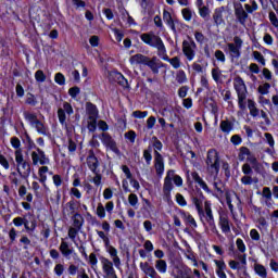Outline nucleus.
Masks as SVG:
<instances>
[{
    "label": "nucleus",
    "mask_w": 278,
    "mask_h": 278,
    "mask_svg": "<svg viewBox=\"0 0 278 278\" xmlns=\"http://www.w3.org/2000/svg\"><path fill=\"white\" fill-rule=\"evenodd\" d=\"M192 201L198 212L200 222L204 225L206 223L212 233L217 236V238H220V231H218V228L216 227V220L214 219V212L212 211V201L206 200L204 202V208H203V200L199 198H192Z\"/></svg>",
    "instance_id": "1"
},
{
    "label": "nucleus",
    "mask_w": 278,
    "mask_h": 278,
    "mask_svg": "<svg viewBox=\"0 0 278 278\" xmlns=\"http://www.w3.org/2000/svg\"><path fill=\"white\" fill-rule=\"evenodd\" d=\"M12 223L15 227H23L24 225V229L30 236L38 228V218H36V215L31 212L26 213L23 217L18 216L13 218Z\"/></svg>",
    "instance_id": "2"
},
{
    "label": "nucleus",
    "mask_w": 278,
    "mask_h": 278,
    "mask_svg": "<svg viewBox=\"0 0 278 278\" xmlns=\"http://www.w3.org/2000/svg\"><path fill=\"white\" fill-rule=\"evenodd\" d=\"M130 64H143V66H148L154 75H157L160 73V68H164V63L160 62L157 63V59H150L149 56L144 54H134L129 59Z\"/></svg>",
    "instance_id": "3"
},
{
    "label": "nucleus",
    "mask_w": 278,
    "mask_h": 278,
    "mask_svg": "<svg viewBox=\"0 0 278 278\" xmlns=\"http://www.w3.org/2000/svg\"><path fill=\"white\" fill-rule=\"evenodd\" d=\"M140 39L148 47H152V49L157 50V55H163L166 53V46L162 40V37L154 35L153 33H143L140 35Z\"/></svg>",
    "instance_id": "4"
},
{
    "label": "nucleus",
    "mask_w": 278,
    "mask_h": 278,
    "mask_svg": "<svg viewBox=\"0 0 278 278\" xmlns=\"http://www.w3.org/2000/svg\"><path fill=\"white\" fill-rule=\"evenodd\" d=\"M26 149L27 151H33V149H35V151L30 153L34 166H38V164L46 166V164H49V157H47L45 150L38 148L36 142H34V139H30V141L26 143Z\"/></svg>",
    "instance_id": "5"
},
{
    "label": "nucleus",
    "mask_w": 278,
    "mask_h": 278,
    "mask_svg": "<svg viewBox=\"0 0 278 278\" xmlns=\"http://www.w3.org/2000/svg\"><path fill=\"white\" fill-rule=\"evenodd\" d=\"M233 88L237 92L239 110H247V94H249V90L244 79L240 76L235 77Z\"/></svg>",
    "instance_id": "6"
},
{
    "label": "nucleus",
    "mask_w": 278,
    "mask_h": 278,
    "mask_svg": "<svg viewBox=\"0 0 278 278\" xmlns=\"http://www.w3.org/2000/svg\"><path fill=\"white\" fill-rule=\"evenodd\" d=\"M206 168L211 175L220 173V155L216 149H210L206 154Z\"/></svg>",
    "instance_id": "7"
},
{
    "label": "nucleus",
    "mask_w": 278,
    "mask_h": 278,
    "mask_svg": "<svg viewBox=\"0 0 278 278\" xmlns=\"http://www.w3.org/2000/svg\"><path fill=\"white\" fill-rule=\"evenodd\" d=\"M15 162L17 164V173L23 177H29L31 173V164L23 157V150H15Z\"/></svg>",
    "instance_id": "8"
},
{
    "label": "nucleus",
    "mask_w": 278,
    "mask_h": 278,
    "mask_svg": "<svg viewBox=\"0 0 278 278\" xmlns=\"http://www.w3.org/2000/svg\"><path fill=\"white\" fill-rule=\"evenodd\" d=\"M188 38L189 40L182 41V53L189 62H192V60L197 58V42H194L193 38L191 37H188Z\"/></svg>",
    "instance_id": "9"
},
{
    "label": "nucleus",
    "mask_w": 278,
    "mask_h": 278,
    "mask_svg": "<svg viewBox=\"0 0 278 278\" xmlns=\"http://www.w3.org/2000/svg\"><path fill=\"white\" fill-rule=\"evenodd\" d=\"M242 38L236 36L233 37V43H228V51L230 53V58L233 60H239L240 55H242V52H240V50L242 49Z\"/></svg>",
    "instance_id": "10"
},
{
    "label": "nucleus",
    "mask_w": 278,
    "mask_h": 278,
    "mask_svg": "<svg viewBox=\"0 0 278 278\" xmlns=\"http://www.w3.org/2000/svg\"><path fill=\"white\" fill-rule=\"evenodd\" d=\"M218 227L222 229V233L229 236L231 233V222L229 220V215L225 211L218 212Z\"/></svg>",
    "instance_id": "11"
},
{
    "label": "nucleus",
    "mask_w": 278,
    "mask_h": 278,
    "mask_svg": "<svg viewBox=\"0 0 278 278\" xmlns=\"http://www.w3.org/2000/svg\"><path fill=\"white\" fill-rule=\"evenodd\" d=\"M101 142L106 149H110V151H112L116 155H121V150L118 149V146H116V141L114 140V138H112V135L108 132H102Z\"/></svg>",
    "instance_id": "12"
},
{
    "label": "nucleus",
    "mask_w": 278,
    "mask_h": 278,
    "mask_svg": "<svg viewBox=\"0 0 278 278\" xmlns=\"http://www.w3.org/2000/svg\"><path fill=\"white\" fill-rule=\"evenodd\" d=\"M87 166L91 173H97V170H99V166H101V163H99V157H97L94 154V150L88 151Z\"/></svg>",
    "instance_id": "13"
},
{
    "label": "nucleus",
    "mask_w": 278,
    "mask_h": 278,
    "mask_svg": "<svg viewBox=\"0 0 278 278\" xmlns=\"http://www.w3.org/2000/svg\"><path fill=\"white\" fill-rule=\"evenodd\" d=\"M154 168L157 177L164 175V156L157 151H154Z\"/></svg>",
    "instance_id": "14"
},
{
    "label": "nucleus",
    "mask_w": 278,
    "mask_h": 278,
    "mask_svg": "<svg viewBox=\"0 0 278 278\" xmlns=\"http://www.w3.org/2000/svg\"><path fill=\"white\" fill-rule=\"evenodd\" d=\"M59 251L63 255V257H65L66 260H71V255H77V253H75V250H73V248H71L68 242L64 241V239H62L61 241Z\"/></svg>",
    "instance_id": "15"
},
{
    "label": "nucleus",
    "mask_w": 278,
    "mask_h": 278,
    "mask_svg": "<svg viewBox=\"0 0 278 278\" xmlns=\"http://www.w3.org/2000/svg\"><path fill=\"white\" fill-rule=\"evenodd\" d=\"M111 78L118 84V86H122L123 88H127V86H129V80H127V78H125V75H123V73L118 72V71H113L111 72Z\"/></svg>",
    "instance_id": "16"
},
{
    "label": "nucleus",
    "mask_w": 278,
    "mask_h": 278,
    "mask_svg": "<svg viewBox=\"0 0 278 278\" xmlns=\"http://www.w3.org/2000/svg\"><path fill=\"white\" fill-rule=\"evenodd\" d=\"M235 16L240 23V25H247V20L249 18V13L244 11V8H242V4H240L238 8H235Z\"/></svg>",
    "instance_id": "17"
},
{
    "label": "nucleus",
    "mask_w": 278,
    "mask_h": 278,
    "mask_svg": "<svg viewBox=\"0 0 278 278\" xmlns=\"http://www.w3.org/2000/svg\"><path fill=\"white\" fill-rule=\"evenodd\" d=\"M86 112L89 116L88 117L89 121H97V118H99V109L97 108V104L92 102H87Z\"/></svg>",
    "instance_id": "18"
},
{
    "label": "nucleus",
    "mask_w": 278,
    "mask_h": 278,
    "mask_svg": "<svg viewBox=\"0 0 278 278\" xmlns=\"http://www.w3.org/2000/svg\"><path fill=\"white\" fill-rule=\"evenodd\" d=\"M191 177L195 184H199L200 188H202V190H204V192H206L207 194H212V190L207 186V182H205V180H203V178H201V176L199 175L198 172H192Z\"/></svg>",
    "instance_id": "19"
},
{
    "label": "nucleus",
    "mask_w": 278,
    "mask_h": 278,
    "mask_svg": "<svg viewBox=\"0 0 278 278\" xmlns=\"http://www.w3.org/2000/svg\"><path fill=\"white\" fill-rule=\"evenodd\" d=\"M176 273V278H192V268L187 265L177 266Z\"/></svg>",
    "instance_id": "20"
},
{
    "label": "nucleus",
    "mask_w": 278,
    "mask_h": 278,
    "mask_svg": "<svg viewBox=\"0 0 278 278\" xmlns=\"http://www.w3.org/2000/svg\"><path fill=\"white\" fill-rule=\"evenodd\" d=\"M180 216H181L185 225H187L188 227H192L193 229H197V227H198L197 220L194 219L192 214H190L189 212H186V211H181Z\"/></svg>",
    "instance_id": "21"
},
{
    "label": "nucleus",
    "mask_w": 278,
    "mask_h": 278,
    "mask_svg": "<svg viewBox=\"0 0 278 278\" xmlns=\"http://www.w3.org/2000/svg\"><path fill=\"white\" fill-rule=\"evenodd\" d=\"M159 58L161 60H164V62H169L173 68H179L181 66V59L179 56H174V58H168V54H166V48H165V53L159 54Z\"/></svg>",
    "instance_id": "22"
},
{
    "label": "nucleus",
    "mask_w": 278,
    "mask_h": 278,
    "mask_svg": "<svg viewBox=\"0 0 278 278\" xmlns=\"http://www.w3.org/2000/svg\"><path fill=\"white\" fill-rule=\"evenodd\" d=\"M163 21L164 23H166V25H168V27H170L172 31H177L175 23H179V21H175L170 12H168L167 10L163 11Z\"/></svg>",
    "instance_id": "23"
},
{
    "label": "nucleus",
    "mask_w": 278,
    "mask_h": 278,
    "mask_svg": "<svg viewBox=\"0 0 278 278\" xmlns=\"http://www.w3.org/2000/svg\"><path fill=\"white\" fill-rule=\"evenodd\" d=\"M223 12H225V7L216 8L214 11L213 21L217 27L219 25H224L225 23V20L223 18Z\"/></svg>",
    "instance_id": "24"
},
{
    "label": "nucleus",
    "mask_w": 278,
    "mask_h": 278,
    "mask_svg": "<svg viewBox=\"0 0 278 278\" xmlns=\"http://www.w3.org/2000/svg\"><path fill=\"white\" fill-rule=\"evenodd\" d=\"M170 173H175V170L167 172V175L164 178L163 192H173V188H175V186L173 185V177H170Z\"/></svg>",
    "instance_id": "25"
},
{
    "label": "nucleus",
    "mask_w": 278,
    "mask_h": 278,
    "mask_svg": "<svg viewBox=\"0 0 278 278\" xmlns=\"http://www.w3.org/2000/svg\"><path fill=\"white\" fill-rule=\"evenodd\" d=\"M216 264V275L219 278H227V274H225V269L227 268V264H225V261H218L215 260Z\"/></svg>",
    "instance_id": "26"
},
{
    "label": "nucleus",
    "mask_w": 278,
    "mask_h": 278,
    "mask_svg": "<svg viewBox=\"0 0 278 278\" xmlns=\"http://www.w3.org/2000/svg\"><path fill=\"white\" fill-rule=\"evenodd\" d=\"M72 223L74 228L81 230L85 223L84 216L80 213H75L72 215Z\"/></svg>",
    "instance_id": "27"
},
{
    "label": "nucleus",
    "mask_w": 278,
    "mask_h": 278,
    "mask_svg": "<svg viewBox=\"0 0 278 278\" xmlns=\"http://www.w3.org/2000/svg\"><path fill=\"white\" fill-rule=\"evenodd\" d=\"M24 118H25V121H27L29 123V125L31 127L37 125V122H40V119H38V115H36V113H29L27 111L24 112Z\"/></svg>",
    "instance_id": "28"
},
{
    "label": "nucleus",
    "mask_w": 278,
    "mask_h": 278,
    "mask_svg": "<svg viewBox=\"0 0 278 278\" xmlns=\"http://www.w3.org/2000/svg\"><path fill=\"white\" fill-rule=\"evenodd\" d=\"M153 146L149 144L146 150H143V160L148 166H151V162L153 160Z\"/></svg>",
    "instance_id": "29"
},
{
    "label": "nucleus",
    "mask_w": 278,
    "mask_h": 278,
    "mask_svg": "<svg viewBox=\"0 0 278 278\" xmlns=\"http://www.w3.org/2000/svg\"><path fill=\"white\" fill-rule=\"evenodd\" d=\"M219 129H222L223 134H231L233 123H231L229 119L222 121L219 124Z\"/></svg>",
    "instance_id": "30"
},
{
    "label": "nucleus",
    "mask_w": 278,
    "mask_h": 278,
    "mask_svg": "<svg viewBox=\"0 0 278 278\" xmlns=\"http://www.w3.org/2000/svg\"><path fill=\"white\" fill-rule=\"evenodd\" d=\"M155 268L161 275H164L168 270V264L164 260H157L155 262Z\"/></svg>",
    "instance_id": "31"
},
{
    "label": "nucleus",
    "mask_w": 278,
    "mask_h": 278,
    "mask_svg": "<svg viewBox=\"0 0 278 278\" xmlns=\"http://www.w3.org/2000/svg\"><path fill=\"white\" fill-rule=\"evenodd\" d=\"M254 271L258 277L266 278L268 277V271H266V267L262 264H255L254 265Z\"/></svg>",
    "instance_id": "32"
},
{
    "label": "nucleus",
    "mask_w": 278,
    "mask_h": 278,
    "mask_svg": "<svg viewBox=\"0 0 278 278\" xmlns=\"http://www.w3.org/2000/svg\"><path fill=\"white\" fill-rule=\"evenodd\" d=\"M37 134H40L41 136H49L47 132V126H45V123L41 121L37 122V125L34 126Z\"/></svg>",
    "instance_id": "33"
},
{
    "label": "nucleus",
    "mask_w": 278,
    "mask_h": 278,
    "mask_svg": "<svg viewBox=\"0 0 278 278\" xmlns=\"http://www.w3.org/2000/svg\"><path fill=\"white\" fill-rule=\"evenodd\" d=\"M176 81L178 84H186L188 81V76H186V72L184 70H179L176 74Z\"/></svg>",
    "instance_id": "34"
},
{
    "label": "nucleus",
    "mask_w": 278,
    "mask_h": 278,
    "mask_svg": "<svg viewBox=\"0 0 278 278\" xmlns=\"http://www.w3.org/2000/svg\"><path fill=\"white\" fill-rule=\"evenodd\" d=\"M153 144H151L152 150L154 149V151H157V153H160V151H162V149H164V144L162 143V141L160 139H157V137H152Z\"/></svg>",
    "instance_id": "35"
},
{
    "label": "nucleus",
    "mask_w": 278,
    "mask_h": 278,
    "mask_svg": "<svg viewBox=\"0 0 278 278\" xmlns=\"http://www.w3.org/2000/svg\"><path fill=\"white\" fill-rule=\"evenodd\" d=\"M35 79L38 84H45V81H47V75L42 70H38L35 73Z\"/></svg>",
    "instance_id": "36"
},
{
    "label": "nucleus",
    "mask_w": 278,
    "mask_h": 278,
    "mask_svg": "<svg viewBox=\"0 0 278 278\" xmlns=\"http://www.w3.org/2000/svg\"><path fill=\"white\" fill-rule=\"evenodd\" d=\"M252 55H253L254 60H256V62H258V64H262V66H266V59H264V54H262V52L253 51Z\"/></svg>",
    "instance_id": "37"
},
{
    "label": "nucleus",
    "mask_w": 278,
    "mask_h": 278,
    "mask_svg": "<svg viewBox=\"0 0 278 278\" xmlns=\"http://www.w3.org/2000/svg\"><path fill=\"white\" fill-rule=\"evenodd\" d=\"M54 81H55V84H58V86H65L66 85V76H64V74L59 72L54 75Z\"/></svg>",
    "instance_id": "38"
},
{
    "label": "nucleus",
    "mask_w": 278,
    "mask_h": 278,
    "mask_svg": "<svg viewBox=\"0 0 278 278\" xmlns=\"http://www.w3.org/2000/svg\"><path fill=\"white\" fill-rule=\"evenodd\" d=\"M245 155L249 157V155H251V150L248 147H241L239 149V160H240V162H244Z\"/></svg>",
    "instance_id": "39"
},
{
    "label": "nucleus",
    "mask_w": 278,
    "mask_h": 278,
    "mask_svg": "<svg viewBox=\"0 0 278 278\" xmlns=\"http://www.w3.org/2000/svg\"><path fill=\"white\" fill-rule=\"evenodd\" d=\"M64 264L62 263L56 264L53 268V273L56 277H62L64 275Z\"/></svg>",
    "instance_id": "40"
},
{
    "label": "nucleus",
    "mask_w": 278,
    "mask_h": 278,
    "mask_svg": "<svg viewBox=\"0 0 278 278\" xmlns=\"http://www.w3.org/2000/svg\"><path fill=\"white\" fill-rule=\"evenodd\" d=\"M81 92V88L78 86L71 87L68 89V94L72 99H77L78 94Z\"/></svg>",
    "instance_id": "41"
},
{
    "label": "nucleus",
    "mask_w": 278,
    "mask_h": 278,
    "mask_svg": "<svg viewBox=\"0 0 278 278\" xmlns=\"http://www.w3.org/2000/svg\"><path fill=\"white\" fill-rule=\"evenodd\" d=\"M194 38L199 45H204L205 42H207V38H205V35H203V33L201 31H195Z\"/></svg>",
    "instance_id": "42"
},
{
    "label": "nucleus",
    "mask_w": 278,
    "mask_h": 278,
    "mask_svg": "<svg viewBox=\"0 0 278 278\" xmlns=\"http://www.w3.org/2000/svg\"><path fill=\"white\" fill-rule=\"evenodd\" d=\"M253 182L257 184V178L253 179L251 176L241 177V184H243V186H251Z\"/></svg>",
    "instance_id": "43"
},
{
    "label": "nucleus",
    "mask_w": 278,
    "mask_h": 278,
    "mask_svg": "<svg viewBox=\"0 0 278 278\" xmlns=\"http://www.w3.org/2000/svg\"><path fill=\"white\" fill-rule=\"evenodd\" d=\"M182 18L187 22L192 21V10L186 8L181 10Z\"/></svg>",
    "instance_id": "44"
},
{
    "label": "nucleus",
    "mask_w": 278,
    "mask_h": 278,
    "mask_svg": "<svg viewBox=\"0 0 278 278\" xmlns=\"http://www.w3.org/2000/svg\"><path fill=\"white\" fill-rule=\"evenodd\" d=\"M215 59L217 60V62H222V64H225V62H227V58L225 56V52H223L222 50H216L215 51Z\"/></svg>",
    "instance_id": "45"
},
{
    "label": "nucleus",
    "mask_w": 278,
    "mask_h": 278,
    "mask_svg": "<svg viewBox=\"0 0 278 278\" xmlns=\"http://www.w3.org/2000/svg\"><path fill=\"white\" fill-rule=\"evenodd\" d=\"M112 31H113V34L115 36V40H117L118 42H122L123 38H125V33H123L118 28H113Z\"/></svg>",
    "instance_id": "46"
},
{
    "label": "nucleus",
    "mask_w": 278,
    "mask_h": 278,
    "mask_svg": "<svg viewBox=\"0 0 278 278\" xmlns=\"http://www.w3.org/2000/svg\"><path fill=\"white\" fill-rule=\"evenodd\" d=\"M29 97L26 98V104L31 105L35 108V105H38V100H36V96L34 93H28Z\"/></svg>",
    "instance_id": "47"
},
{
    "label": "nucleus",
    "mask_w": 278,
    "mask_h": 278,
    "mask_svg": "<svg viewBox=\"0 0 278 278\" xmlns=\"http://www.w3.org/2000/svg\"><path fill=\"white\" fill-rule=\"evenodd\" d=\"M79 228L71 227L67 231V236L71 240H75L77 238V235L79 233Z\"/></svg>",
    "instance_id": "48"
},
{
    "label": "nucleus",
    "mask_w": 278,
    "mask_h": 278,
    "mask_svg": "<svg viewBox=\"0 0 278 278\" xmlns=\"http://www.w3.org/2000/svg\"><path fill=\"white\" fill-rule=\"evenodd\" d=\"M93 175L96 176L92 178V184H94V186L97 187L101 186V180L103 179V176L101 175V173L99 170H96Z\"/></svg>",
    "instance_id": "49"
},
{
    "label": "nucleus",
    "mask_w": 278,
    "mask_h": 278,
    "mask_svg": "<svg viewBox=\"0 0 278 278\" xmlns=\"http://www.w3.org/2000/svg\"><path fill=\"white\" fill-rule=\"evenodd\" d=\"M67 273L71 277H75L79 273V266L71 264L67 268Z\"/></svg>",
    "instance_id": "50"
},
{
    "label": "nucleus",
    "mask_w": 278,
    "mask_h": 278,
    "mask_svg": "<svg viewBox=\"0 0 278 278\" xmlns=\"http://www.w3.org/2000/svg\"><path fill=\"white\" fill-rule=\"evenodd\" d=\"M176 203H178L180 207H186V205H188L186 198H184L181 193H176Z\"/></svg>",
    "instance_id": "51"
},
{
    "label": "nucleus",
    "mask_w": 278,
    "mask_h": 278,
    "mask_svg": "<svg viewBox=\"0 0 278 278\" xmlns=\"http://www.w3.org/2000/svg\"><path fill=\"white\" fill-rule=\"evenodd\" d=\"M11 146L13 149H16V151H23L21 149V139H18V137H12L11 138Z\"/></svg>",
    "instance_id": "52"
},
{
    "label": "nucleus",
    "mask_w": 278,
    "mask_h": 278,
    "mask_svg": "<svg viewBox=\"0 0 278 278\" xmlns=\"http://www.w3.org/2000/svg\"><path fill=\"white\" fill-rule=\"evenodd\" d=\"M188 90H190V87L188 86H182L178 89V97L180 99H186L188 97Z\"/></svg>",
    "instance_id": "53"
},
{
    "label": "nucleus",
    "mask_w": 278,
    "mask_h": 278,
    "mask_svg": "<svg viewBox=\"0 0 278 278\" xmlns=\"http://www.w3.org/2000/svg\"><path fill=\"white\" fill-rule=\"evenodd\" d=\"M58 118H59V123L61 125H64V123H66V113H65L64 109L58 110Z\"/></svg>",
    "instance_id": "54"
},
{
    "label": "nucleus",
    "mask_w": 278,
    "mask_h": 278,
    "mask_svg": "<svg viewBox=\"0 0 278 278\" xmlns=\"http://www.w3.org/2000/svg\"><path fill=\"white\" fill-rule=\"evenodd\" d=\"M77 201L71 200L66 203V207H70V214L73 216L75 214V211L77 210Z\"/></svg>",
    "instance_id": "55"
},
{
    "label": "nucleus",
    "mask_w": 278,
    "mask_h": 278,
    "mask_svg": "<svg viewBox=\"0 0 278 278\" xmlns=\"http://www.w3.org/2000/svg\"><path fill=\"white\" fill-rule=\"evenodd\" d=\"M72 3L76 10H84L86 8V1L84 0H72Z\"/></svg>",
    "instance_id": "56"
},
{
    "label": "nucleus",
    "mask_w": 278,
    "mask_h": 278,
    "mask_svg": "<svg viewBox=\"0 0 278 278\" xmlns=\"http://www.w3.org/2000/svg\"><path fill=\"white\" fill-rule=\"evenodd\" d=\"M97 216L98 218H105V206L102 203L97 206Z\"/></svg>",
    "instance_id": "57"
},
{
    "label": "nucleus",
    "mask_w": 278,
    "mask_h": 278,
    "mask_svg": "<svg viewBox=\"0 0 278 278\" xmlns=\"http://www.w3.org/2000/svg\"><path fill=\"white\" fill-rule=\"evenodd\" d=\"M128 203L131 207H136V205H138V195L136 193H130L128 195Z\"/></svg>",
    "instance_id": "58"
},
{
    "label": "nucleus",
    "mask_w": 278,
    "mask_h": 278,
    "mask_svg": "<svg viewBox=\"0 0 278 278\" xmlns=\"http://www.w3.org/2000/svg\"><path fill=\"white\" fill-rule=\"evenodd\" d=\"M210 7H202L199 9V14L201 16V18H206L207 16H210Z\"/></svg>",
    "instance_id": "59"
},
{
    "label": "nucleus",
    "mask_w": 278,
    "mask_h": 278,
    "mask_svg": "<svg viewBox=\"0 0 278 278\" xmlns=\"http://www.w3.org/2000/svg\"><path fill=\"white\" fill-rule=\"evenodd\" d=\"M269 90H270V84L269 83H265L263 86L258 87L260 94H268Z\"/></svg>",
    "instance_id": "60"
},
{
    "label": "nucleus",
    "mask_w": 278,
    "mask_h": 278,
    "mask_svg": "<svg viewBox=\"0 0 278 278\" xmlns=\"http://www.w3.org/2000/svg\"><path fill=\"white\" fill-rule=\"evenodd\" d=\"M87 129L91 134H94V131H97V119H90L87 124Z\"/></svg>",
    "instance_id": "61"
},
{
    "label": "nucleus",
    "mask_w": 278,
    "mask_h": 278,
    "mask_svg": "<svg viewBox=\"0 0 278 278\" xmlns=\"http://www.w3.org/2000/svg\"><path fill=\"white\" fill-rule=\"evenodd\" d=\"M132 116H134V118H147V116H149V112L148 111H135V112H132Z\"/></svg>",
    "instance_id": "62"
},
{
    "label": "nucleus",
    "mask_w": 278,
    "mask_h": 278,
    "mask_svg": "<svg viewBox=\"0 0 278 278\" xmlns=\"http://www.w3.org/2000/svg\"><path fill=\"white\" fill-rule=\"evenodd\" d=\"M125 138L126 140H129V142L134 143L136 142V131L135 130H129L125 132Z\"/></svg>",
    "instance_id": "63"
},
{
    "label": "nucleus",
    "mask_w": 278,
    "mask_h": 278,
    "mask_svg": "<svg viewBox=\"0 0 278 278\" xmlns=\"http://www.w3.org/2000/svg\"><path fill=\"white\" fill-rule=\"evenodd\" d=\"M269 21L274 27H278L277 14H275L273 11L269 12Z\"/></svg>",
    "instance_id": "64"
}]
</instances>
